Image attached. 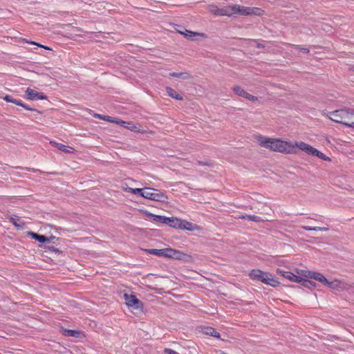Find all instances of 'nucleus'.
<instances>
[{
    "mask_svg": "<svg viewBox=\"0 0 354 354\" xmlns=\"http://www.w3.org/2000/svg\"><path fill=\"white\" fill-rule=\"evenodd\" d=\"M50 144L52 145L53 146L57 147L58 149H59L60 151H62L64 153H73L75 151V149L73 147L64 145L62 143H58L55 141H50Z\"/></svg>",
    "mask_w": 354,
    "mask_h": 354,
    "instance_id": "nucleus-10",
    "label": "nucleus"
},
{
    "mask_svg": "<svg viewBox=\"0 0 354 354\" xmlns=\"http://www.w3.org/2000/svg\"><path fill=\"white\" fill-rule=\"evenodd\" d=\"M170 76L178 78H183L184 80L189 79L190 75L187 73H171Z\"/></svg>",
    "mask_w": 354,
    "mask_h": 354,
    "instance_id": "nucleus-27",
    "label": "nucleus"
},
{
    "mask_svg": "<svg viewBox=\"0 0 354 354\" xmlns=\"http://www.w3.org/2000/svg\"><path fill=\"white\" fill-rule=\"evenodd\" d=\"M325 116L332 121L354 128V110L351 109H341L333 111H329Z\"/></svg>",
    "mask_w": 354,
    "mask_h": 354,
    "instance_id": "nucleus-2",
    "label": "nucleus"
},
{
    "mask_svg": "<svg viewBox=\"0 0 354 354\" xmlns=\"http://www.w3.org/2000/svg\"><path fill=\"white\" fill-rule=\"evenodd\" d=\"M181 219L176 217H167L165 224L170 227L180 229Z\"/></svg>",
    "mask_w": 354,
    "mask_h": 354,
    "instance_id": "nucleus-15",
    "label": "nucleus"
},
{
    "mask_svg": "<svg viewBox=\"0 0 354 354\" xmlns=\"http://www.w3.org/2000/svg\"><path fill=\"white\" fill-rule=\"evenodd\" d=\"M147 216L152 219L153 221L165 223L166 222L167 217L164 216L156 215L152 213H147Z\"/></svg>",
    "mask_w": 354,
    "mask_h": 354,
    "instance_id": "nucleus-20",
    "label": "nucleus"
},
{
    "mask_svg": "<svg viewBox=\"0 0 354 354\" xmlns=\"http://www.w3.org/2000/svg\"><path fill=\"white\" fill-rule=\"evenodd\" d=\"M121 188L125 192L130 193V192L131 190V187H129V185H128L127 182L122 183Z\"/></svg>",
    "mask_w": 354,
    "mask_h": 354,
    "instance_id": "nucleus-37",
    "label": "nucleus"
},
{
    "mask_svg": "<svg viewBox=\"0 0 354 354\" xmlns=\"http://www.w3.org/2000/svg\"><path fill=\"white\" fill-rule=\"evenodd\" d=\"M18 105L22 106L23 108H24L26 110L35 111L39 113V111L38 110L29 107L28 105L24 104L21 101V104H18Z\"/></svg>",
    "mask_w": 354,
    "mask_h": 354,
    "instance_id": "nucleus-39",
    "label": "nucleus"
},
{
    "mask_svg": "<svg viewBox=\"0 0 354 354\" xmlns=\"http://www.w3.org/2000/svg\"><path fill=\"white\" fill-rule=\"evenodd\" d=\"M185 31H186V33L184 32L178 30V32H180V34L184 35L186 37L190 38V39L192 38V37H194L195 35H199V36H201V37H205V34H203V33L194 32L189 31L187 30H186Z\"/></svg>",
    "mask_w": 354,
    "mask_h": 354,
    "instance_id": "nucleus-25",
    "label": "nucleus"
},
{
    "mask_svg": "<svg viewBox=\"0 0 354 354\" xmlns=\"http://www.w3.org/2000/svg\"><path fill=\"white\" fill-rule=\"evenodd\" d=\"M245 99L250 100V101H252V102H257L258 101V98L257 97L254 96V95H252L248 93H247L246 94V96L245 97Z\"/></svg>",
    "mask_w": 354,
    "mask_h": 354,
    "instance_id": "nucleus-38",
    "label": "nucleus"
},
{
    "mask_svg": "<svg viewBox=\"0 0 354 354\" xmlns=\"http://www.w3.org/2000/svg\"><path fill=\"white\" fill-rule=\"evenodd\" d=\"M127 122H125L124 120H120V119H118V118H113V122L112 123H115V124H118L122 127H124L125 128V126L127 124Z\"/></svg>",
    "mask_w": 354,
    "mask_h": 354,
    "instance_id": "nucleus-36",
    "label": "nucleus"
},
{
    "mask_svg": "<svg viewBox=\"0 0 354 354\" xmlns=\"http://www.w3.org/2000/svg\"><path fill=\"white\" fill-rule=\"evenodd\" d=\"M163 257L176 260H186L189 256L180 250L167 248H164Z\"/></svg>",
    "mask_w": 354,
    "mask_h": 354,
    "instance_id": "nucleus-6",
    "label": "nucleus"
},
{
    "mask_svg": "<svg viewBox=\"0 0 354 354\" xmlns=\"http://www.w3.org/2000/svg\"><path fill=\"white\" fill-rule=\"evenodd\" d=\"M287 45L295 47L296 49H297L303 53H309V52H310L308 48L302 47L301 46H299V45H295V44H287Z\"/></svg>",
    "mask_w": 354,
    "mask_h": 354,
    "instance_id": "nucleus-34",
    "label": "nucleus"
},
{
    "mask_svg": "<svg viewBox=\"0 0 354 354\" xmlns=\"http://www.w3.org/2000/svg\"><path fill=\"white\" fill-rule=\"evenodd\" d=\"M166 91H167V95L174 98V99H176V100H183V97L180 94L178 93L174 89H173L171 87H167L166 88Z\"/></svg>",
    "mask_w": 354,
    "mask_h": 354,
    "instance_id": "nucleus-18",
    "label": "nucleus"
},
{
    "mask_svg": "<svg viewBox=\"0 0 354 354\" xmlns=\"http://www.w3.org/2000/svg\"><path fill=\"white\" fill-rule=\"evenodd\" d=\"M198 164L200 165H207V166H210L211 164L209 162H201V161H198Z\"/></svg>",
    "mask_w": 354,
    "mask_h": 354,
    "instance_id": "nucleus-43",
    "label": "nucleus"
},
{
    "mask_svg": "<svg viewBox=\"0 0 354 354\" xmlns=\"http://www.w3.org/2000/svg\"><path fill=\"white\" fill-rule=\"evenodd\" d=\"M255 140L260 147L274 152L283 154H296L297 153V148H298L308 155L317 156L326 161H330V158L324 153L302 141L291 142L281 138L266 137L260 134L255 136Z\"/></svg>",
    "mask_w": 354,
    "mask_h": 354,
    "instance_id": "nucleus-1",
    "label": "nucleus"
},
{
    "mask_svg": "<svg viewBox=\"0 0 354 354\" xmlns=\"http://www.w3.org/2000/svg\"><path fill=\"white\" fill-rule=\"evenodd\" d=\"M181 225L180 227V230H187L189 231H194L198 229V226L196 224L190 223L186 220L181 219L180 222Z\"/></svg>",
    "mask_w": 354,
    "mask_h": 354,
    "instance_id": "nucleus-14",
    "label": "nucleus"
},
{
    "mask_svg": "<svg viewBox=\"0 0 354 354\" xmlns=\"http://www.w3.org/2000/svg\"><path fill=\"white\" fill-rule=\"evenodd\" d=\"M145 252L147 254H153L158 257H163L164 249H145Z\"/></svg>",
    "mask_w": 354,
    "mask_h": 354,
    "instance_id": "nucleus-23",
    "label": "nucleus"
},
{
    "mask_svg": "<svg viewBox=\"0 0 354 354\" xmlns=\"http://www.w3.org/2000/svg\"><path fill=\"white\" fill-rule=\"evenodd\" d=\"M81 332L76 330H65L64 335L68 337H80Z\"/></svg>",
    "mask_w": 354,
    "mask_h": 354,
    "instance_id": "nucleus-26",
    "label": "nucleus"
},
{
    "mask_svg": "<svg viewBox=\"0 0 354 354\" xmlns=\"http://www.w3.org/2000/svg\"><path fill=\"white\" fill-rule=\"evenodd\" d=\"M239 218L243 219H248L255 222H260L261 221L260 217L254 215H241Z\"/></svg>",
    "mask_w": 354,
    "mask_h": 354,
    "instance_id": "nucleus-29",
    "label": "nucleus"
},
{
    "mask_svg": "<svg viewBox=\"0 0 354 354\" xmlns=\"http://www.w3.org/2000/svg\"><path fill=\"white\" fill-rule=\"evenodd\" d=\"M232 91H234V93L239 95V96H241V97H245L246 96V94L248 92H246L243 88H241V86H234L233 88H232Z\"/></svg>",
    "mask_w": 354,
    "mask_h": 354,
    "instance_id": "nucleus-24",
    "label": "nucleus"
},
{
    "mask_svg": "<svg viewBox=\"0 0 354 354\" xmlns=\"http://www.w3.org/2000/svg\"><path fill=\"white\" fill-rule=\"evenodd\" d=\"M142 198L158 202H165L168 198L163 192L151 187H145Z\"/></svg>",
    "mask_w": 354,
    "mask_h": 354,
    "instance_id": "nucleus-4",
    "label": "nucleus"
},
{
    "mask_svg": "<svg viewBox=\"0 0 354 354\" xmlns=\"http://www.w3.org/2000/svg\"><path fill=\"white\" fill-rule=\"evenodd\" d=\"M286 274V279H287L291 281L296 282L298 283H300V282L302 281V278L301 277L294 274L293 273H292L290 272H288Z\"/></svg>",
    "mask_w": 354,
    "mask_h": 354,
    "instance_id": "nucleus-22",
    "label": "nucleus"
},
{
    "mask_svg": "<svg viewBox=\"0 0 354 354\" xmlns=\"http://www.w3.org/2000/svg\"><path fill=\"white\" fill-rule=\"evenodd\" d=\"M124 297L126 304L129 306H138L140 304V301L133 295L124 294Z\"/></svg>",
    "mask_w": 354,
    "mask_h": 354,
    "instance_id": "nucleus-11",
    "label": "nucleus"
},
{
    "mask_svg": "<svg viewBox=\"0 0 354 354\" xmlns=\"http://www.w3.org/2000/svg\"><path fill=\"white\" fill-rule=\"evenodd\" d=\"M300 283L307 288H311V287L315 288V283H314L310 280L304 279L303 278H302V281H301Z\"/></svg>",
    "mask_w": 354,
    "mask_h": 354,
    "instance_id": "nucleus-32",
    "label": "nucleus"
},
{
    "mask_svg": "<svg viewBox=\"0 0 354 354\" xmlns=\"http://www.w3.org/2000/svg\"><path fill=\"white\" fill-rule=\"evenodd\" d=\"M125 128L136 133H152L153 132L151 131H148L147 129H143L142 128V126L139 123H134L133 122H127V124L125 126Z\"/></svg>",
    "mask_w": 354,
    "mask_h": 354,
    "instance_id": "nucleus-8",
    "label": "nucleus"
},
{
    "mask_svg": "<svg viewBox=\"0 0 354 354\" xmlns=\"http://www.w3.org/2000/svg\"><path fill=\"white\" fill-rule=\"evenodd\" d=\"M26 42L29 43V44H31L37 45V46H39L41 48H44L45 49H46V50H51L49 47L44 46V45H41V44H39L36 43L35 41H27Z\"/></svg>",
    "mask_w": 354,
    "mask_h": 354,
    "instance_id": "nucleus-40",
    "label": "nucleus"
},
{
    "mask_svg": "<svg viewBox=\"0 0 354 354\" xmlns=\"http://www.w3.org/2000/svg\"><path fill=\"white\" fill-rule=\"evenodd\" d=\"M248 275L250 279L261 281L272 287H277L279 284V282L275 279L272 274L259 269L252 270Z\"/></svg>",
    "mask_w": 354,
    "mask_h": 354,
    "instance_id": "nucleus-3",
    "label": "nucleus"
},
{
    "mask_svg": "<svg viewBox=\"0 0 354 354\" xmlns=\"http://www.w3.org/2000/svg\"><path fill=\"white\" fill-rule=\"evenodd\" d=\"M301 228L308 231H324L326 232L328 230V227H310V226H301Z\"/></svg>",
    "mask_w": 354,
    "mask_h": 354,
    "instance_id": "nucleus-28",
    "label": "nucleus"
},
{
    "mask_svg": "<svg viewBox=\"0 0 354 354\" xmlns=\"http://www.w3.org/2000/svg\"><path fill=\"white\" fill-rule=\"evenodd\" d=\"M308 276H309L310 279H313L326 286V283H328L327 279L319 272H311V273H308Z\"/></svg>",
    "mask_w": 354,
    "mask_h": 354,
    "instance_id": "nucleus-13",
    "label": "nucleus"
},
{
    "mask_svg": "<svg viewBox=\"0 0 354 354\" xmlns=\"http://www.w3.org/2000/svg\"><path fill=\"white\" fill-rule=\"evenodd\" d=\"M265 13V11L256 7H247L236 4V15L241 16H262Z\"/></svg>",
    "mask_w": 354,
    "mask_h": 354,
    "instance_id": "nucleus-5",
    "label": "nucleus"
},
{
    "mask_svg": "<svg viewBox=\"0 0 354 354\" xmlns=\"http://www.w3.org/2000/svg\"><path fill=\"white\" fill-rule=\"evenodd\" d=\"M276 272L278 274L283 277L284 278H286V274H287L288 272H286V271H283L280 269H277Z\"/></svg>",
    "mask_w": 354,
    "mask_h": 354,
    "instance_id": "nucleus-41",
    "label": "nucleus"
},
{
    "mask_svg": "<svg viewBox=\"0 0 354 354\" xmlns=\"http://www.w3.org/2000/svg\"><path fill=\"white\" fill-rule=\"evenodd\" d=\"M164 353H166V354H179L176 351H173V350L169 349V348H165Z\"/></svg>",
    "mask_w": 354,
    "mask_h": 354,
    "instance_id": "nucleus-42",
    "label": "nucleus"
},
{
    "mask_svg": "<svg viewBox=\"0 0 354 354\" xmlns=\"http://www.w3.org/2000/svg\"><path fill=\"white\" fill-rule=\"evenodd\" d=\"M10 221L18 229H22L24 227V223L21 221L17 216L10 217Z\"/></svg>",
    "mask_w": 354,
    "mask_h": 354,
    "instance_id": "nucleus-21",
    "label": "nucleus"
},
{
    "mask_svg": "<svg viewBox=\"0 0 354 354\" xmlns=\"http://www.w3.org/2000/svg\"><path fill=\"white\" fill-rule=\"evenodd\" d=\"M296 272L298 274L301 275L306 278H309V276H308V273H311V271L297 269Z\"/></svg>",
    "mask_w": 354,
    "mask_h": 354,
    "instance_id": "nucleus-35",
    "label": "nucleus"
},
{
    "mask_svg": "<svg viewBox=\"0 0 354 354\" xmlns=\"http://www.w3.org/2000/svg\"><path fill=\"white\" fill-rule=\"evenodd\" d=\"M326 286L332 289L337 290H343L346 288V285L344 282L339 280H334L333 281H328Z\"/></svg>",
    "mask_w": 354,
    "mask_h": 354,
    "instance_id": "nucleus-12",
    "label": "nucleus"
},
{
    "mask_svg": "<svg viewBox=\"0 0 354 354\" xmlns=\"http://www.w3.org/2000/svg\"><path fill=\"white\" fill-rule=\"evenodd\" d=\"M222 17H232L236 15V4H230L222 7Z\"/></svg>",
    "mask_w": 354,
    "mask_h": 354,
    "instance_id": "nucleus-9",
    "label": "nucleus"
},
{
    "mask_svg": "<svg viewBox=\"0 0 354 354\" xmlns=\"http://www.w3.org/2000/svg\"><path fill=\"white\" fill-rule=\"evenodd\" d=\"M208 10L209 12H211L212 15L215 16L222 17V8H218L215 5H209Z\"/></svg>",
    "mask_w": 354,
    "mask_h": 354,
    "instance_id": "nucleus-19",
    "label": "nucleus"
},
{
    "mask_svg": "<svg viewBox=\"0 0 354 354\" xmlns=\"http://www.w3.org/2000/svg\"><path fill=\"white\" fill-rule=\"evenodd\" d=\"M3 99L8 102H11V103L15 104L17 105L21 104V100L14 99L10 95H6V96H4L3 97Z\"/></svg>",
    "mask_w": 354,
    "mask_h": 354,
    "instance_id": "nucleus-31",
    "label": "nucleus"
},
{
    "mask_svg": "<svg viewBox=\"0 0 354 354\" xmlns=\"http://www.w3.org/2000/svg\"><path fill=\"white\" fill-rule=\"evenodd\" d=\"M27 236L31 237L32 239L40 243H46L50 241L49 239L46 237L45 236L37 234V233L32 231L28 232Z\"/></svg>",
    "mask_w": 354,
    "mask_h": 354,
    "instance_id": "nucleus-17",
    "label": "nucleus"
},
{
    "mask_svg": "<svg viewBox=\"0 0 354 354\" xmlns=\"http://www.w3.org/2000/svg\"><path fill=\"white\" fill-rule=\"evenodd\" d=\"M145 188H131V190L130 192L132 194H138L141 197H142V193L145 192Z\"/></svg>",
    "mask_w": 354,
    "mask_h": 354,
    "instance_id": "nucleus-33",
    "label": "nucleus"
},
{
    "mask_svg": "<svg viewBox=\"0 0 354 354\" xmlns=\"http://www.w3.org/2000/svg\"><path fill=\"white\" fill-rule=\"evenodd\" d=\"M93 117H95L96 118H99V119H101V120H105V121H108V122H113V119L111 116L101 115V114H99V113H93Z\"/></svg>",
    "mask_w": 354,
    "mask_h": 354,
    "instance_id": "nucleus-30",
    "label": "nucleus"
},
{
    "mask_svg": "<svg viewBox=\"0 0 354 354\" xmlns=\"http://www.w3.org/2000/svg\"><path fill=\"white\" fill-rule=\"evenodd\" d=\"M201 331L203 333L210 335L216 338H220L221 335L218 332L216 331V330L210 326H203L201 328Z\"/></svg>",
    "mask_w": 354,
    "mask_h": 354,
    "instance_id": "nucleus-16",
    "label": "nucleus"
},
{
    "mask_svg": "<svg viewBox=\"0 0 354 354\" xmlns=\"http://www.w3.org/2000/svg\"><path fill=\"white\" fill-rule=\"evenodd\" d=\"M25 97L28 100H46L47 97L43 93H38L37 91L28 88L25 92Z\"/></svg>",
    "mask_w": 354,
    "mask_h": 354,
    "instance_id": "nucleus-7",
    "label": "nucleus"
}]
</instances>
